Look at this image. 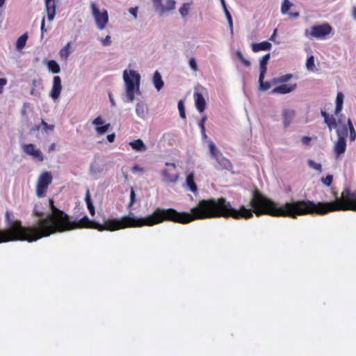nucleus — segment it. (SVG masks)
Wrapping results in <instances>:
<instances>
[{
  "instance_id": "nucleus-9",
  "label": "nucleus",
  "mask_w": 356,
  "mask_h": 356,
  "mask_svg": "<svg viewBox=\"0 0 356 356\" xmlns=\"http://www.w3.org/2000/svg\"><path fill=\"white\" fill-rule=\"evenodd\" d=\"M165 165L169 168H165L161 172L163 181L167 183H177L179 180V175L172 172L176 168V165L174 163L167 162Z\"/></svg>"
},
{
  "instance_id": "nucleus-63",
  "label": "nucleus",
  "mask_w": 356,
  "mask_h": 356,
  "mask_svg": "<svg viewBox=\"0 0 356 356\" xmlns=\"http://www.w3.org/2000/svg\"><path fill=\"white\" fill-rule=\"evenodd\" d=\"M337 126H339V125H343V124H344L345 123H343V122H342V120L339 118V119H338V120L337 121Z\"/></svg>"
},
{
  "instance_id": "nucleus-59",
  "label": "nucleus",
  "mask_w": 356,
  "mask_h": 356,
  "mask_svg": "<svg viewBox=\"0 0 356 356\" xmlns=\"http://www.w3.org/2000/svg\"><path fill=\"white\" fill-rule=\"evenodd\" d=\"M202 137L203 139H207L208 138L206 134V129L201 130Z\"/></svg>"
},
{
  "instance_id": "nucleus-46",
  "label": "nucleus",
  "mask_w": 356,
  "mask_h": 356,
  "mask_svg": "<svg viewBox=\"0 0 356 356\" xmlns=\"http://www.w3.org/2000/svg\"><path fill=\"white\" fill-rule=\"evenodd\" d=\"M136 201V194L134 190L132 188L130 193V203L129 207H131Z\"/></svg>"
},
{
  "instance_id": "nucleus-23",
  "label": "nucleus",
  "mask_w": 356,
  "mask_h": 356,
  "mask_svg": "<svg viewBox=\"0 0 356 356\" xmlns=\"http://www.w3.org/2000/svg\"><path fill=\"white\" fill-rule=\"evenodd\" d=\"M343 97L344 96L342 92H339L337 93L336 98V106L334 110L335 115H338L342 111Z\"/></svg>"
},
{
  "instance_id": "nucleus-33",
  "label": "nucleus",
  "mask_w": 356,
  "mask_h": 356,
  "mask_svg": "<svg viewBox=\"0 0 356 356\" xmlns=\"http://www.w3.org/2000/svg\"><path fill=\"white\" fill-rule=\"evenodd\" d=\"M307 164L310 168L315 170L318 171V172H322L323 169H322V165L321 163H318L315 162L314 160L309 159L307 161Z\"/></svg>"
},
{
  "instance_id": "nucleus-30",
  "label": "nucleus",
  "mask_w": 356,
  "mask_h": 356,
  "mask_svg": "<svg viewBox=\"0 0 356 356\" xmlns=\"http://www.w3.org/2000/svg\"><path fill=\"white\" fill-rule=\"evenodd\" d=\"M292 78V74H287L273 79V83L279 84L289 81Z\"/></svg>"
},
{
  "instance_id": "nucleus-26",
  "label": "nucleus",
  "mask_w": 356,
  "mask_h": 356,
  "mask_svg": "<svg viewBox=\"0 0 356 356\" xmlns=\"http://www.w3.org/2000/svg\"><path fill=\"white\" fill-rule=\"evenodd\" d=\"M104 170V168L102 165L99 164L98 163H97L96 161H94L92 162L91 164H90V175L95 176V175H97V174H99L100 172H102Z\"/></svg>"
},
{
  "instance_id": "nucleus-25",
  "label": "nucleus",
  "mask_w": 356,
  "mask_h": 356,
  "mask_svg": "<svg viewBox=\"0 0 356 356\" xmlns=\"http://www.w3.org/2000/svg\"><path fill=\"white\" fill-rule=\"evenodd\" d=\"M37 131L42 130L44 133L47 134L49 132L53 131L54 129V124H48L44 120H42L41 124L37 126L35 129Z\"/></svg>"
},
{
  "instance_id": "nucleus-36",
  "label": "nucleus",
  "mask_w": 356,
  "mask_h": 356,
  "mask_svg": "<svg viewBox=\"0 0 356 356\" xmlns=\"http://www.w3.org/2000/svg\"><path fill=\"white\" fill-rule=\"evenodd\" d=\"M236 56L241 61V63H243V64L244 65H245L246 67L250 66V65H251L250 61L247 60L246 58H245V57L243 56L241 51L237 50L236 51Z\"/></svg>"
},
{
  "instance_id": "nucleus-13",
  "label": "nucleus",
  "mask_w": 356,
  "mask_h": 356,
  "mask_svg": "<svg viewBox=\"0 0 356 356\" xmlns=\"http://www.w3.org/2000/svg\"><path fill=\"white\" fill-rule=\"evenodd\" d=\"M104 120L101 116L96 118L92 121V124L96 126L95 130L98 134H104L108 131L111 124H104Z\"/></svg>"
},
{
  "instance_id": "nucleus-44",
  "label": "nucleus",
  "mask_w": 356,
  "mask_h": 356,
  "mask_svg": "<svg viewBox=\"0 0 356 356\" xmlns=\"http://www.w3.org/2000/svg\"><path fill=\"white\" fill-rule=\"evenodd\" d=\"M100 41L103 46H109L111 44V37L107 35L105 38H100Z\"/></svg>"
},
{
  "instance_id": "nucleus-22",
  "label": "nucleus",
  "mask_w": 356,
  "mask_h": 356,
  "mask_svg": "<svg viewBox=\"0 0 356 356\" xmlns=\"http://www.w3.org/2000/svg\"><path fill=\"white\" fill-rule=\"evenodd\" d=\"M129 144L133 149L137 152H145L147 150V147L141 139L134 140Z\"/></svg>"
},
{
  "instance_id": "nucleus-37",
  "label": "nucleus",
  "mask_w": 356,
  "mask_h": 356,
  "mask_svg": "<svg viewBox=\"0 0 356 356\" xmlns=\"http://www.w3.org/2000/svg\"><path fill=\"white\" fill-rule=\"evenodd\" d=\"M224 11H225L226 18H227L228 24H229V27L230 31L232 33H233V21H232L231 14L229 12L227 8H225V10Z\"/></svg>"
},
{
  "instance_id": "nucleus-38",
  "label": "nucleus",
  "mask_w": 356,
  "mask_h": 356,
  "mask_svg": "<svg viewBox=\"0 0 356 356\" xmlns=\"http://www.w3.org/2000/svg\"><path fill=\"white\" fill-rule=\"evenodd\" d=\"M178 109L179 111L180 117L183 119L186 118V113H185V108H184V104L182 100H179L178 102Z\"/></svg>"
},
{
  "instance_id": "nucleus-64",
  "label": "nucleus",
  "mask_w": 356,
  "mask_h": 356,
  "mask_svg": "<svg viewBox=\"0 0 356 356\" xmlns=\"http://www.w3.org/2000/svg\"><path fill=\"white\" fill-rule=\"evenodd\" d=\"M220 2H221V4H222V6L223 7L224 10H225V8H227L225 1V0H220Z\"/></svg>"
},
{
  "instance_id": "nucleus-57",
  "label": "nucleus",
  "mask_w": 356,
  "mask_h": 356,
  "mask_svg": "<svg viewBox=\"0 0 356 356\" xmlns=\"http://www.w3.org/2000/svg\"><path fill=\"white\" fill-rule=\"evenodd\" d=\"M108 97H109V99H110L111 106H115V100L113 99V95L111 93H109L108 94Z\"/></svg>"
},
{
  "instance_id": "nucleus-35",
  "label": "nucleus",
  "mask_w": 356,
  "mask_h": 356,
  "mask_svg": "<svg viewBox=\"0 0 356 356\" xmlns=\"http://www.w3.org/2000/svg\"><path fill=\"white\" fill-rule=\"evenodd\" d=\"M348 124L350 131V141H354L356 138V132L350 118L348 120Z\"/></svg>"
},
{
  "instance_id": "nucleus-29",
  "label": "nucleus",
  "mask_w": 356,
  "mask_h": 356,
  "mask_svg": "<svg viewBox=\"0 0 356 356\" xmlns=\"http://www.w3.org/2000/svg\"><path fill=\"white\" fill-rule=\"evenodd\" d=\"M70 48H71V43L68 42L64 47H63L60 49L59 54H60V57L63 59H64V60L67 59V58L69 57V56L71 54Z\"/></svg>"
},
{
  "instance_id": "nucleus-51",
  "label": "nucleus",
  "mask_w": 356,
  "mask_h": 356,
  "mask_svg": "<svg viewBox=\"0 0 356 356\" xmlns=\"http://www.w3.org/2000/svg\"><path fill=\"white\" fill-rule=\"evenodd\" d=\"M87 207L88 209V211L91 216H94L95 213V209L92 203L89 204L87 205Z\"/></svg>"
},
{
  "instance_id": "nucleus-62",
  "label": "nucleus",
  "mask_w": 356,
  "mask_h": 356,
  "mask_svg": "<svg viewBox=\"0 0 356 356\" xmlns=\"http://www.w3.org/2000/svg\"><path fill=\"white\" fill-rule=\"evenodd\" d=\"M276 32H277V29H275L273 32V34L271 35V37L270 38V40L273 41L274 40V38L275 37V35H276Z\"/></svg>"
},
{
  "instance_id": "nucleus-53",
  "label": "nucleus",
  "mask_w": 356,
  "mask_h": 356,
  "mask_svg": "<svg viewBox=\"0 0 356 356\" xmlns=\"http://www.w3.org/2000/svg\"><path fill=\"white\" fill-rule=\"evenodd\" d=\"M301 141L304 145H309L311 141V138L309 136H303L302 137Z\"/></svg>"
},
{
  "instance_id": "nucleus-24",
  "label": "nucleus",
  "mask_w": 356,
  "mask_h": 356,
  "mask_svg": "<svg viewBox=\"0 0 356 356\" xmlns=\"http://www.w3.org/2000/svg\"><path fill=\"white\" fill-rule=\"evenodd\" d=\"M337 129V137L346 138L348 134V124L339 125L335 128Z\"/></svg>"
},
{
  "instance_id": "nucleus-2",
  "label": "nucleus",
  "mask_w": 356,
  "mask_h": 356,
  "mask_svg": "<svg viewBox=\"0 0 356 356\" xmlns=\"http://www.w3.org/2000/svg\"><path fill=\"white\" fill-rule=\"evenodd\" d=\"M123 81L124 83V93L122 99L124 102H133L135 95H140V75L134 70H125L123 72Z\"/></svg>"
},
{
  "instance_id": "nucleus-10",
  "label": "nucleus",
  "mask_w": 356,
  "mask_h": 356,
  "mask_svg": "<svg viewBox=\"0 0 356 356\" xmlns=\"http://www.w3.org/2000/svg\"><path fill=\"white\" fill-rule=\"evenodd\" d=\"M62 88L60 77L59 76H55L53 79L52 88L49 93V96L54 99V101L56 102L58 99Z\"/></svg>"
},
{
  "instance_id": "nucleus-6",
  "label": "nucleus",
  "mask_w": 356,
  "mask_h": 356,
  "mask_svg": "<svg viewBox=\"0 0 356 356\" xmlns=\"http://www.w3.org/2000/svg\"><path fill=\"white\" fill-rule=\"evenodd\" d=\"M332 31V26L328 23H323L322 24L314 25L311 27L310 33L306 29L305 31V36L316 39H325Z\"/></svg>"
},
{
  "instance_id": "nucleus-43",
  "label": "nucleus",
  "mask_w": 356,
  "mask_h": 356,
  "mask_svg": "<svg viewBox=\"0 0 356 356\" xmlns=\"http://www.w3.org/2000/svg\"><path fill=\"white\" fill-rule=\"evenodd\" d=\"M190 67L194 71H197V64L195 58H191L188 62Z\"/></svg>"
},
{
  "instance_id": "nucleus-50",
  "label": "nucleus",
  "mask_w": 356,
  "mask_h": 356,
  "mask_svg": "<svg viewBox=\"0 0 356 356\" xmlns=\"http://www.w3.org/2000/svg\"><path fill=\"white\" fill-rule=\"evenodd\" d=\"M132 171H133V172H144V169L138 165H135L132 168Z\"/></svg>"
},
{
  "instance_id": "nucleus-61",
  "label": "nucleus",
  "mask_w": 356,
  "mask_h": 356,
  "mask_svg": "<svg viewBox=\"0 0 356 356\" xmlns=\"http://www.w3.org/2000/svg\"><path fill=\"white\" fill-rule=\"evenodd\" d=\"M353 17L356 20V6L353 8Z\"/></svg>"
},
{
  "instance_id": "nucleus-5",
  "label": "nucleus",
  "mask_w": 356,
  "mask_h": 356,
  "mask_svg": "<svg viewBox=\"0 0 356 356\" xmlns=\"http://www.w3.org/2000/svg\"><path fill=\"white\" fill-rule=\"evenodd\" d=\"M91 14L96 26L99 30H104L108 23V15L106 10L101 11L95 2L90 3Z\"/></svg>"
},
{
  "instance_id": "nucleus-16",
  "label": "nucleus",
  "mask_w": 356,
  "mask_h": 356,
  "mask_svg": "<svg viewBox=\"0 0 356 356\" xmlns=\"http://www.w3.org/2000/svg\"><path fill=\"white\" fill-rule=\"evenodd\" d=\"M296 112L292 109H284L282 111L283 122L284 128L288 127L293 120Z\"/></svg>"
},
{
  "instance_id": "nucleus-20",
  "label": "nucleus",
  "mask_w": 356,
  "mask_h": 356,
  "mask_svg": "<svg viewBox=\"0 0 356 356\" xmlns=\"http://www.w3.org/2000/svg\"><path fill=\"white\" fill-rule=\"evenodd\" d=\"M186 185L188 186V189L193 193L197 191V187L195 182L194 172H192L187 175L186 179Z\"/></svg>"
},
{
  "instance_id": "nucleus-54",
  "label": "nucleus",
  "mask_w": 356,
  "mask_h": 356,
  "mask_svg": "<svg viewBox=\"0 0 356 356\" xmlns=\"http://www.w3.org/2000/svg\"><path fill=\"white\" fill-rule=\"evenodd\" d=\"M86 202L87 205L89 204L92 203V200H91L90 192H89L88 190L87 191L86 195Z\"/></svg>"
},
{
  "instance_id": "nucleus-28",
  "label": "nucleus",
  "mask_w": 356,
  "mask_h": 356,
  "mask_svg": "<svg viewBox=\"0 0 356 356\" xmlns=\"http://www.w3.org/2000/svg\"><path fill=\"white\" fill-rule=\"evenodd\" d=\"M27 39V33H24L18 38L16 42V48L17 50H21L25 47Z\"/></svg>"
},
{
  "instance_id": "nucleus-45",
  "label": "nucleus",
  "mask_w": 356,
  "mask_h": 356,
  "mask_svg": "<svg viewBox=\"0 0 356 356\" xmlns=\"http://www.w3.org/2000/svg\"><path fill=\"white\" fill-rule=\"evenodd\" d=\"M270 58V54L269 53L264 55L262 58L260 60L259 65H267Z\"/></svg>"
},
{
  "instance_id": "nucleus-27",
  "label": "nucleus",
  "mask_w": 356,
  "mask_h": 356,
  "mask_svg": "<svg viewBox=\"0 0 356 356\" xmlns=\"http://www.w3.org/2000/svg\"><path fill=\"white\" fill-rule=\"evenodd\" d=\"M47 68H48L49 71H50L54 74H57L60 72V65L54 60H51L48 61Z\"/></svg>"
},
{
  "instance_id": "nucleus-12",
  "label": "nucleus",
  "mask_w": 356,
  "mask_h": 356,
  "mask_svg": "<svg viewBox=\"0 0 356 356\" xmlns=\"http://www.w3.org/2000/svg\"><path fill=\"white\" fill-rule=\"evenodd\" d=\"M346 149V138L338 137L337 140L334 143L333 150L335 158L338 159L341 155L343 154Z\"/></svg>"
},
{
  "instance_id": "nucleus-18",
  "label": "nucleus",
  "mask_w": 356,
  "mask_h": 356,
  "mask_svg": "<svg viewBox=\"0 0 356 356\" xmlns=\"http://www.w3.org/2000/svg\"><path fill=\"white\" fill-rule=\"evenodd\" d=\"M251 47L254 52H258L260 51L270 50L272 47V44L268 41H264L259 43H252Z\"/></svg>"
},
{
  "instance_id": "nucleus-56",
  "label": "nucleus",
  "mask_w": 356,
  "mask_h": 356,
  "mask_svg": "<svg viewBox=\"0 0 356 356\" xmlns=\"http://www.w3.org/2000/svg\"><path fill=\"white\" fill-rule=\"evenodd\" d=\"M288 15L293 18H298L300 16V13L298 12L289 13Z\"/></svg>"
},
{
  "instance_id": "nucleus-39",
  "label": "nucleus",
  "mask_w": 356,
  "mask_h": 356,
  "mask_svg": "<svg viewBox=\"0 0 356 356\" xmlns=\"http://www.w3.org/2000/svg\"><path fill=\"white\" fill-rule=\"evenodd\" d=\"M259 90L262 91H266L270 88V83L268 81H264V80H259Z\"/></svg>"
},
{
  "instance_id": "nucleus-1",
  "label": "nucleus",
  "mask_w": 356,
  "mask_h": 356,
  "mask_svg": "<svg viewBox=\"0 0 356 356\" xmlns=\"http://www.w3.org/2000/svg\"><path fill=\"white\" fill-rule=\"evenodd\" d=\"M9 211H6V220L8 229H0V243L12 241L33 242L76 228L113 232L128 227H151L165 220L186 224L195 220L223 217V197L202 200L191 209V213L158 208L145 217H137L129 213L119 219L106 220L104 224L92 221L87 216L79 221H72L70 216L54 205L52 199L35 204L32 213L34 220L31 226L23 227L20 221L11 219Z\"/></svg>"
},
{
  "instance_id": "nucleus-4",
  "label": "nucleus",
  "mask_w": 356,
  "mask_h": 356,
  "mask_svg": "<svg viewBox=\"0 0 356 356\" xmlns=\"http://www.w3.org/2000/svg\"><path fill=\"white\" fill-rule=\"evenodd\" d=\"M356 211V194L346 187L340 197V211Z\"/></svg>"
},
{
  "instance_id": "nucleus-60",
  "label": "nucleus",
  "mask_w": 356,
  "mask_h": 356,
  "mask_svg": "<svg viewBox=\"0 0 356 356\" xmlns=\"http://www.w3.org/2000/svg\"><path fill=\"white\" fill-rule=\"evenodd\" d=\"M321 115L324 118V121L327 119L330 115L324 111H321Z\"/></svg>"
},
{
  "instance_id": "nucleus-47",
  "label": "nucleus",
  "mask_w": 356,
  "mask_h": 356,
  "mask_svg": "<svg viewBox=\"0 0 356 356\" xmlns=\"http://www.w3.org/2000/svg\"><path fill=\"white\" fill-rule=\"evenodd\" d=\"M207 119V115H204L202 117V118L201 119V120L198 122V125L201 130L205 129L204 124H205V122H206Z\"/></svg>"
},
{
  "instance_id": "nucleus-8",
  "label": "nucleus",
  "mask_w": 356,
  "mask_h": 356,
  "mask_svg": "<svg viewBox=\"0 0 356 356\" xmlns=\"http://www.w3.org/2000/svg\"><path fill=\"white\" fill-rule=\"evenodd\" d=\"M52 181V176L49 172H42L37 182L36 195L38 197H43L46 193L48 186Z\"/></svg>"
},
{
  "instance_id": "nucleus-40",
  "label": "nucleus",
  "mask_w": 356,
  "mask_h": 356,
  "mask_svg": "<svg viewBox=\"0 0 356 356\" xmlns=\"http://www.w3.org/2000/svg\"><path fill=\"white\" fill-rule=\"evenodd\" d=\"M306 66L309 70H314V67L315 66L314 56H311L307 59Z\"/></svg>"
},
{
  "instance_id": "nucleus-48",
  "label": "nucleus",
  "mask_w": 356,
  "mask_h": 356,
  "mask_svg": "<svg viewBox=\"0 0 356 356\" xmlns=\"http://www.w3.org/2000/svg\"><path fill=\"white\" fill-rule=\"evenodd\" d=\"M138 7L131 8L129 9V13L134 17V19H136L138 17Z\"/></svg>"
},
{
  "instance_id": "nucleus-15",
  "label": "nucleus",
  "mask_w": 356,
  "mask_h": 356,
  "mask_svg": "<svg viewBox=\"0 0 356 356\" xmlns=\"http://www.w3.org/2000/svg\"><path fill=\"white\" fill-rule=\"evenodd\" d=\"M296 88V84H292V85H286V84H282L280 85L275 88H273L271 90L272 94H287L292 91H293Z\"/></svg>"
},
{
  "instance_id": "nucleus-55",
  "label": "nucleus",
  "mask_w": 356,
  "mask_h": 356,
  "mask_svg": "<svg viewBox=\"0 0 356 356\" xmlns=\"http://www.w3.org/2000/svg\"><path fill=\"white\" fill-rule=\"evenodd\" d=\"M115 134H108L107 136V140L110 143H113L114 141V140H115Z\"/></svg>"
},
{
  "instance_id": "nucleus-19",
  "label": "nucleus",
  "mask_w": 356,
  "mask_h": 356,
  "mask_svg": "<svg viewBox=\"0 0 356 356\" xmlns=\"http://www.w3.org/2000/svg\"><path fill=\"white\" fill-rule=\"evenodd\" d=\"M147 108L145 104L142 101L137 102L136 105V113L137 116L141 119H145L147 115Z\"/></svg>"
},
{
  "instance_id": "nucleus-31",
  "label": "nucleus",
  "mask_w": 356,
  "mask_h": 356,
  "mask_svg": "<svg viewBox=\"0 0 356 356\" xmlns=\"http://www.w3.org/2000/svg\"><path fill=\"white\" fill-rule=\"evenodd\" d=\"M293 6V3L289 0H284L281 6V13L282 15L289 13V9Z\"/></svg>"
},
{
  "instance_id": "nucleus-7",
  "label": "nucleus",
  "mask_w": 356,
  "mask_h": 356,
  "mask_svg": "<svg viewBox=\"0 0 356 356\" xmlns=\"http://www.w3.org/2000/svg\"><path fill=\"white\" fill-rule=\"evenodd\" d=\"M154 10L160 16L175 9V0H152Z\"/></svg>"
},
{
  "instance_id": "nucleus-41",
  "label": "nucleus",
  "mask_w": 356,
  "mask_h": 356,
  "mask_svg": "<svg viewBox=\"0 0 356 356\" xmlns=\"http://www.w3.org/2000/svg\"><path fill=\"white\" fill-rule=\"evenodd\" d=\"M259 70H260V73H259V80H264V77H265V74L266 73V71H267V65H259Z\"/></svg>"
},
{
  "instance_id": "nucleus-34",
  "label": "nucleus",
  "mask_w": 356,
  "mask_h": 356,
  "mask_svg": "<svg viewBox=\"0 0 356 356\" xmlns=\"http://www.w3.org/2000/svg\"><path fill=\"white\" fill-rule=\"evenodd\" d=\"M190 10V3H184L179 10V13L182 17H185L188 15Z\"/></svg>"
},
{
  "instance_id": "nucleus-3",
  "label": "nucleus",
  "mask_w": 356,
  "mask_h": 356,
  "mask_svg": "<svg viewBox=\"0 0 356 356\" xmlns=\"http://www.w3.org/2000/svg\"><path fill=\"white\" fill-rule=\"evenodd\" d=\"M209 148L211 157L216 161L214 167L217 170H232V164L229 159L222 155V152L216 147L213 142H209Z\"/></svg>"
},
{
  "instance_id": "nucleus-32",
  "label": "nucleus",
  "mask_w": 356,
  "mask_h": 356,
  "mask_svg": "<svg viewBox=\"0 0 356 356\" xmlns=\"http://www.w3.org/2000/svg\"><path fill=\"white\" fill-rule=\"evenodd\" d=\"M325 123L328 126L330 131H332V129H335L337 127V120L332 115L325 119Z\"/></svg>"
},
{
  "instance_id": "nucleus-21",
  "label": "nucleus",
  "mask_w": 356,
  "mask_h": 356,
  "mask_svg": "<svg viewBox=\"0 0 356 356\" xmlns=\"http://www.w3.org/2000/svg\"><path fill=\"white\" fill-rule=\"evenodd\" d=\"M152 81L157 91H160L163 88L164 86V82L162 79L161 74L158 71H156L154 72L152 78Z\"/></svg>"
},
{
  "instance_id": "nucleus-49",
  "label": "nucleus",
  "mask_w": 356,
  "mask_h": 356,
  "mask_svg": "<svg viewBox=\"0 0 356 356\" xmlns=\"http://www.w3.org/2000/svg\"><path fill=\"white\" fill-rule=\"evenodd\" d=\"M44 22H45V20H44V17L42 18V22H41V27H40V30H41V38H43L44 36V33L47 31V29L44 28Z\"/></svg>"
},
{
  "instance_id": "nucleus-17",
  "label": "nucleus",
  "mask_w": 356,
  "mask_h": 356,
  "mask_svg": "<svg viewBox=\"0 0 356 356\" xmlns=\"http://www.w3.org/2000/svg\"><path fill=\"white\" fill-rule=\"evenodd\" d=\"M195 104L196 108L200 113H202L206 107V101L203 95L198 92H195L194 94Z\"/></svg>"
},
{
  "instance_id": "nucleus-42",
  "label": "nucleus",
  "mask_w": 356,
  "mask_h": 356,
  "mask_svg": "<svg viewBox=\"0 0 356 356\" xmlns=\"http://www.w3.org/2000/svg\"><path fill=\"white\" fill-rule=\"evenodd\" d=\"M333 176L331 175H327L325 178H322L321 181L327 186H330L332 182Z\"/></svg>"
},
{
  "instance_id": "nucleus-52",
  "label": "nucleus",
  "mask_w": 356,
  "mask_h": 356,
  "mask_svg": "<svg viewBox=\"0 0 356 356\" xmlns=\"http://www.w3.org/2000/svg\"><path fill=\"white\" fill-rule=\"evenodd\" d=\"M7 83V80L5 78H0V93L3 92V86Z\"/></svg>"
},
{
  "instance_id": "nucleus-14",
  "label": "nucleus",
  "mask_w": 356,
  "mask_h": 356,
  "mask_svg": "<svg viewBox=\"0 0 356 356\" xmlns=\"http://www.w3.org/2000/svg\"><path fill=\"white\" fill-rule=\"evenodd\" d=\"M58 0H45V11L47 14V19L52 21L56 13V4Z\"/></svg>"
},
{
  "instance_id": "nucleus-11",
  "label": "nucleus",
  "mask_w": 356,
  "mask_h": 356,
  "mask_svg": "<svg viewBox=\"0 0 356 356\" xmlns=\"http://www.w3.org/2000/svg\"><path fill=\"white\" fill-rule=\"evenodd\" d=\"M24 152L33 156V159L38 161H42L44 159L43 154L41 151L35 148V146L33 144L24 145L23 146Z\"/></svg>"
},
{
  "instance_id": "nucleus-58",
  "label": "nucleus",
  "mask_w": 356,
  "mask_h": 356,
  "mask_svg": "<svg viewBox=\"0 0 356 356\" xmlns=\"http://www.w3.org/2000/svg\"><path fill=\"white\" fill-rule=\"evenodd\" d=\"M31 94L35 96H38L40 95V93L35 89V88L31 89Z\"/></svg>"
}]
</instances>
